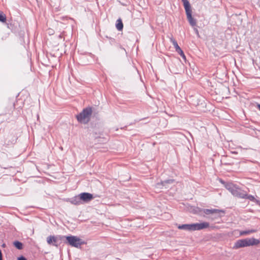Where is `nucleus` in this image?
Listing matches in <instances>:
<instances>
[{
	"instance_id": "1",
	"label": "nucleus",
	"mask_w": 260,
	"mask_h": 260,
	"mask_svg": "<svg viewBox=\"0 0 260 260\" xmlns=\"http://www.w3.org/2000/svg\"><path fill=\"white\" fill-rule=\"evenodd\" d=\"M260 243L259 240L254 238H246L237 240L234 246V248L238 249L242 247L258 245Z\"/></svg>"
},
{
	"instance_id": "2",
	"label": "nucleus",
	"mask_w": 260,
	"mask_h": 260,
	"mask_svg": "<svg viewBox=\"0 0 260 260\" xmlns=\"http://www.w3.org/2000/svg\"><path fill=\"white\" fill-rule=\"evenodd\" d=\"M92 113V108L88 107L83 109L82 111L76 116L78 122L81 123L87 124L90 119Z\"/></svg>"
},
{
	"instance_id": "3",
	"label": "nucleus",
	"mask_w": 260,
	"mask_h": 260,
	"mask_svg": "<svg viewBox=\"0 0 260 260\" xmlns=\"http://www.w3.org/2000/svg\"><path fill=\"white\" fill-rule=\"evenodd\" d=\"M225 187L235 197L243 199L246 196L245 191L241 189L232 183H226Z\"/></svg>"
},
{
	"instance_id": "4",
	"label": "nucleus",
	"mask_w": 260,
	"mask_h": 260,
	"mask_svg": "<svg viewBox=\"0 0 260 260\" xmlns=\"http://www.w3.org/2000/svg\"><path fill=\"white\" fill-rule=\"evenodd\" d=\"M64 238H66L67 243L70 245L79 248L81 245L85 244V242L77 236H63Z\"/></svg>"
},
{
	"instance_id": "5",
	"label": "nucleus",
	"mask_w": 260,
	"mask_h": 260,
	"mask_svg": "<svg viewBox=\"0 0 260 260\" xmlns=\"http://www.w3.org/2000/svg\"><path fill=\"white\" fill-rule=\"evenodd\" d=\"M64 239L63 236H49L47 238V242L48 244L58 247L59 245V241Z\"/></svg>"
},
{
	"instance_id": "6",
	"label": "nucleus",
	"mask_w": 260,
	"mask_h": 260,
	"mask_svg": "<svg viewBox=\"0 0 260 260\" xmlns=\"http://www.w3.org/2000/svg\"><path fill=\"white\" fill-rule=\"evenodd\" d=\"M189 226L190 228V231L200 230L208 228L209 226V223L207 222L192 223L189 224Z\"/></svg>"
},
{
	"instance_id": "7",
	"label": "nucleus",
	"mask_w": 260,
	"mask_h": 260,
	"mask_svg": "<svg viewBox=\"0 0 260 260\" xmlns=\"http://www.w3.org/2000/svg\"><path fill=\"white\" fill-rule=\"evenodd\" d=\"M82 202L87 203L93 199V195L88 192H83L79 194Z\"/></svg>"
},
{
	"instance_id": "8",
	"label": "nucleus",
	"mask_w": 260,
	"mask_h": 260,
	"mask_svg": "<svg viewBox=\"0 0 260 260\" xmlns=\"http://www.w3.org/2000/svg\"><path fill=\"white\" fill-rule=\"evenodd\" d=\"M171 42L172 43L176 51L184 59H186L185 54L180 47L178 46L177 41L173 38H171Z\"/></svg>"
},
{
	"instance_id": "9",
	"label": "nucleus",
	"mask_w": 260,
	"mask_h": 260,
	"mask_svg": "<svg viewBox=\"0 0 260 260\" xmlns=\"http://www.w3.org/2000/svg\"><path fill=\"white\" fill-rule=\"evenodd\" d=\"M174 180L173 179L166 180L164 181H161L156 184L155 188L157 189H162L163 186H165L166 188H168L167 184L173 183Z\"/></svg>"
},
{
	"instance_id": "10",
	"label": "nucleus",
	"mask_w": 260,
	"mask_h": 260,
	"mask_svg": "<svg viewBox=\"0 0 260 260\" xmlns=\"http://www.w3.org/2000/svg\"><path fill=\"white\" fill-rule=\"evenodd\" d=\"M187 19L192 26H194L197 25V21L192 16V11L186 13Z\"/></svg>"
},
{
	"instance_id": "11",
	"label": "nucleus",
	"mask_w": 260,
	"mask_h": 260,
	"mask_svg": "<svg viewBox=\"0 0 260 260\" xmlns=\"http://www.w3.org/2000/svg\"><path fill=\"white\" fill-rule=\"evenodd\" d=\"M69 202L75 205H79L82 204L79 194L69 200Z\"/></svg>"
},
{
	"instance_id": "12",
	"label": "nucleus",
	"mask_w": 260,
	"mask_h": 260,
	"mask_svg": "<svg viewBox=\"0 0 260 260\" xmlns=\"http://www.w3.org/2000/svg\"><path fill=\"white\" fill-rule=\"evenodd\" d=\"M221 212H223V211L221 210H220L219 209H205L204 211V212L207 215L214 214H218L219 213H220Z\"/></svg>"
},
{
	"instance_id": "13",
	"label": "nucleus",
	"mask_w": 260,
	"mask_h": 260,
	"mask_svg": "<svg viewBox=\"0 0 260 260\" xmlns=\"http://www.w3.org/2000/svg\"><path fill=\"white\" fill-rule=\"evenodd\" d=\"M183 4V6L185 10V12L188 13L189 12H191V8L189 2L188 0H181Z\"/></svg>"
},
{
	"instance_id": "14",
	"label": "nucleus",
	"mask_w": 260,
	"mask_h": 260,
	"mask_svg": "<svg viewBox=\"0 0 260 260\" xmlns=\"http://www.w3.org/2000/svg\"><path fill=\"white\" fill-rule=\"evenodd\" d=\"M116 27L118 30H121L123 29V25L122 20L120 19H118L117 20Z\"/></svg>"
},
{
	"instance_id": "15",
	"label": "nucleus",
	"mask_w": 260,
	"mask_h": 260,
	"mask_svg": "<svg viewBox=\"0 0 260 260\" xmlns=\"http://www.w3.org/2000/svg\"><path fill=\"white\" fill-rule=\"evenodd\" d=\"M256 231H257L256 230L242 231H240V236L246 235H248L250 233H255Z\"/></svg>"
},
{
	"instance_id": "16",
	"label": "nucleus",
	"mask_w": 260,
	"mask_h": 260,
	"mask_svg": "<svg viewBox=\"0 0 260 260\" xmlns=\"http://www.w3.org/2000/svg\"><path fill=\"white\" fill-rule=\"evenodd\" d=\"M14 246L19 250L23 249V244L21 242L18 241H15L13 242Z\"/></svg>"
},
{
	"instance_id": "17",
	"label": "nucleus",
	"mask_w": 260,
	"mask_h": 260,
	"mask_svg": "<svg viewBox=\"0 0 260 260\" xmlns=\"http://www.w3.org/2000/svg\"><path fill=\"white\" fill-rule=\"evenodd\" d=\"M178 228L180 230H184L186 231H190V228L189 226V224H184L182 225H179L178 226Z\"/></svg>"
},
{
	"instance_id": "18",
	"label": "nucleus",
	"mask_w": 260,
	"mask_h": 260,
	"mask_svg": "<svg viewBox=\"0 0 260 260\" xmlns=\"http://www.w3.org/2000/svg\"><path fill=\"white\" fill-rule=\"evenodd\" d=\"M243 199H248L251 201H253V202H258V201H257L254 196H252V195H248L247 194V192H246V196H244V197L243 198Z\"/></svg>"
},
{
	"instance_id": "19",
	"label": "nucleus",
	"mask_w": 260,
	"mask_h": 260,
	"mask_svg": "<svg viewBox=\"0 0 260 260\" xmlns=\"http://www.w3.org/2000/svg\"><path fill=\"white\" fill-rule=\"evenodd\" d=\"M0 21L2 22H5L6 21V16L2 12H0Z\"/></svg>"
},
{
	"instance_id": "20",
	"label": "nucleus",
	"mask_w": 260,
	"mask_h": 260,
	"mask_svg": "<svg viewBox=\"0 0 260 260\" xmlns=\"http://www.w3.org/2000/svg\"><path fill=\"white\" fill-rule=\"evenodd\" d=\"M17 260H26V259L23 256L18 258Z\"/></svg>"
},
{
	"instance_id": "21",
	"label": "nucleus",
	"mask_w": 260,
	"mask_h": 260,
	"mask_svg": "<svg viewBox=\"0 0 260 260\" xmlns=\"http://www.w3.org/2000/svg\"><path fill=\"white\" fill-rule=\"evenodd\" d=\"M194 31H196V33L198 35H199V31H198V29H197V28H194Z\"/></svg>"
},
{
	"instance_id": "22",
	"label": "nucleus",
	"mask_w": 260,
	"mask_h": 260,
	"mask_svg": "<svg viewBox=\"0 0 260 260\" xmlns=\"http://www.w3.org/2000/svg\"><path fill=\"white\" fill-rule=\"evenodd\" d=\"M257 107H258V109L260 110V104L257 105Z\"/></svg>"
},
{
	"instance_id": "23",
	"label": "nucleus",
	"mask_w": 260,
	"mask_h": 260,
	"mask_svg": "<svg viewBox=\"0 0 260 260\" xmlns=\"http://www.w3.org/2000/svg\"><path fill=\"white\" fill-rule=\"evenodd\" d=\"M3 247H5V244H3V245H2Z\"/></svg>"
}]
</instances>
